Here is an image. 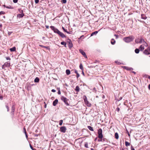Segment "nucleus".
Segmentation results:
<instances>
[{
    "mask_svg": "<svg viewBox=\"0 0 150 150\" xmlns=\"http://www.w3.org/2000/svg\"><path fill=\"white\" fill-rule=\"evenodd\" d=\"M131 150H135L134 149L132 146H131Z\"/></svg>",
    "mask_w": 150,
    "mask_h": 150,
    "instance_id": "obj_53",
    "label": "nucleus"
},
{
    "mask_svg": "<svg viewBox=\"0 0 150 150\" xmlns=\"http://www.w3.org/2000/svg\"><path fill=\"white\" fill-rule=\"evenodd\" d=\"M66 33L68 34H72V31H69L68 32L67 31V32H66Z\"/></svg>",
    "mask_w": 150,
    "mask_h": 150,
    "instance_id": "obj_39",
    "label": "nucleus"
},
{
    "mask_svg": "<svg viewBox=\"0 0 150 150\" xmlns=\"http://www.w3.org/2000/svg\"><path fill=\"white\" fill-rule=\"evenodd\" d=\"M2 27V25L1 24H0V28Z\"/></svg>",
    "mask_w": 150,
    "mask_h": 150,
    "instance_id": "obj_64",
    "label": "nucleus"
},
{
    "mask_svg": "<svg viewBox=\"0 0 150 150\" xmlns=\"http://www.w3.org/2000/svg\"><path fill=\"white\" fill-rule=\"evenodd\" d=\"M115 138L117 139H118V138H119L118 134L117 132H116L115 133Z\"/></svg>",
    "mask_w": 150,
    "mask_h": 150,
    "instance_id": "obj_22",
    "label": "nucleus"
},
{
    "mask_svg": "<svg viewBox=\"0 0 150 150\" xmlns=\"http://www.w3.org/2000/svg\"><path fill=\"white\" fill-rule=\"evenodd\" d=\"M114 35L116 37V39H117L118 38V36L117 35L115 34Z\"/></svg>",
    "mask_w": 150,
    "mask_h": 150,
    "instance_id": "obj_49",
    "label": "nucleus"
},
{
    "mask_svg": "<svg viewBox=\"0 0 150 150\" xmlns=\"http://www.w3.org/2000/svg\"><path fill=\"white\" fill-rule=\"evenodd\" d=\"M139 50L138 49H136L135 50V52L137 54H138L139 53Z\"/></svg>",
    "mask_w": 150,
    "mask_h": 150,
    "instance_id": "obj_26",
    "label": "nucleus"
},
{
    "mask_svg": "<svg viewBox=\"0 0 150 150\" xmlns=\"http://www.w3.org/2000/svg\"><path fill=\"white\" fill-rule=\"evenodd\" d=\"M135 42L137 43H139L138 39H136L135 40Z\"/></svg>",
    "mask_w": 150,
    "mask_h": 150,
    "instance_id": "obj_36",
    "label": "nucleus"
},
{
    "mask_svg": "<svg viewBox=\"0 0 150 150\" xmlns=\"http://www.w3.org/2000/svg\"><path fill=\"white\" fill-rule=\"evenodd\" d=\"M74 72L76 74H78V73L77 72V70H75V71H74Z\"/></svg>",
    "mask_w": 150,
    "mask_h": 150,
    "instance_id": "obj_54",
    "label": "nucleus"
},
{
    "mask_svg": "<svg viewBox=\"0 0 150 150\" xmlns=\"http://www.w3.org/2000/svg\"><path fill=\"white\" fill-rule=\"evenodd\" d=\"M139 49H140L141 51H142L144 50V46H142V45H141Z\"/></svg>",
    "mask_w": 150,
    "mask_h": 150,
    "instance_id": "obj_18",
    "label": "nucleus"
},
{
    "mask_svg": "<svg viewBox=\"0 0 150 150\" xmlns=\"http://www.w3.org/2000/svg\"><path fill=\"white\" fill-rule=\"evenodd\" d=\"M18 1V0H13V2L14 3H16Z\"/></svg>",
    "mask_w": 150,
    "mask_h": 150,
    "instance_id": "obj_44",
    "label": "nucleus"
},
{
    "mask_svg": "<svg viewBox=\"0 0 150 150\" xmlns=\"http://www.w3.org/2000/svg\"><path fill=\"white\" fill-rule=\"evenodd\" d=\"M58 94H61V92H60V90H59V91H58Z\"/></svg>",
    "mask_w": 150,
    "mask_h": 150,
    "instance_id": "obj_50",
    "label": "nucleus"
},
{
    "mask_svg": "<svg viewBox=\"0 0 150 150\" xmlns=\"http://www.w3.org/2000/svg\"><path fill=\"white\" fill-rule=\"evenodd\" d=\"M49 26L48 25H46V28H49Z\"/></svg>",
    "mask_w": 150,
    "mask_h": 150,
    "instance_id": "obj_62",
    "label": "nucleus"
},
{
    "mask_svg": "<svg viewBox=\"0 0 150 150\" xmlns=\"http://www.w3.org/2000/svg\"><path fill=\"white\" fill-rule=\"evenodd\" d=\"M143 42H145L144 40V39L143 38H141L140 39V41H139V42L140 43H142Z\"/></svg>",
    "mask_w": 150,
    "mask_h": 150,
    "instance_id": "obj_28",
    "label": "nucleus"
},
{
    "mask_svg": "<svg viewBox=\"0 0 150 150\" xmlns=\"http://www.w3.org/2000/svg\"><path fill=\"white\" fill-rule=\"evenodd\" d=\"M77 75H76V77H77V78H78L79 77V76H80V75L79 74V73L78 74H76Z\"/></svg>",
    "mask_w": 150,
    "mask_h": 150,
    "instance_id": "obj_47",
    "label": "nucleus"
},
{
    "mask_svg": "<svg viewBox=\"0 0 150 150\" xmlns=\"http://www.w3.org/2000/svg\"><path fill=\"white\" fill-rule=\"evenodd\" d=\"M133 36H130L125 38L124 39V40L127 43H128L134 40Z\"/></svg>",
    "mask_w": 150,
    "mask_h": 150,
    "instance_id": "obj_1",
    "label": "nucleus"
},
{
    "mask_svg": "<svg viewBox=\"0 0 150 150\" xmlns=\"http://www.w3.org/2000/svg\"><path fill=\"white\" fill-rule=\"evenodd\" d=\"M88 128L91 131H93V128L90 126H88Z\"/></svg>",
    "mask_w": 150,
    "mask_h": 150,
    "instance_id": "obj_23",
    "label": "nucleus"
},
{
    "mask_svg": "<svg viewBox=\"0 0 150 150\" xmlns=\"http://www.w3.org/2000/svg\"><path fill=\"white\" fill-rule=\"evenodd\" d=\"M57 89L58 90V91H59V90H60V88H57Z\"/></svg>",
    "mask_w": 150,
    "mask_h": 150,
    "instance_id": "obj_63",
    "label": "nucleus"
},
{
    "mask_svg": "<svg viewBox=\"0 0 150 150\" xmlns=\"http://www.w3.org/2000/svg\"><path fill=\"white\" fill-rule=\"evenodd\" d=\"M62 2L63 3L65 4L67 2L66 0H62Z\"/></svg>",
    "mask_w": 150,
    "mask_h": 150,
    "instance_id": "obj_38",
    "label": "nucleus"
},
{
    "mask_svg": "<svg viewBox=\"0 0 150 150\" xmlns=\"http://www.w3.org/2000/svg\"><path fill=\"white\" fill-rule=\"evenodd\" d=\"M98 137L99 138V139H101V140H99V139L98 140V141H102V138L103 137V134H99L98 135Z\"/></svg>",
    "mask_w": 150,
    "mask_h": 150,
    "instance_id": "obj_11",
    "label": "nucleus"
},
{
    "mask_svg": "<svg viewBox=\"0 0 150 150\" xmlns=\"http://www.w3.org/2000/svg\"><path fill=\"white\" fill-rule=\"evenodd\" d=\"M58 102V100L57 99H56L53 103V105L54 106L56 105Z\"/></svg>",
    "mask_w": 150,
    "mask_h": 150,
    "instance_id": "obj_10",
    "label": "nucleus"
},
{
    "mask_svg": "<svg viewBox=\"0 0 150 150\" xmlns=\"http://www.w3.org/2000/svg\"><path fill=\"white\" fill-rule=\"evenodd\" d=\"M4 6L6 8H11V6H10V7L9 6H5V5H4Z\"/></svg>",
    "mask_w": 150,
    "mask_h": 150,
    "instance_id": "obj_48",
    "label": "nucleus"
},
{
    "mask_svg": "<svg viewBox=\"0 0 150 150\" xmlns=\"http://www.w3.org/2000/svg\"><path fill=\"white\" fill-rule=\"evenodd\" d=\"M61 44L62 45H64L65 47H66V43L64 41L62 42L61 43Z\"/></svg>",
    "mask_w": 150,
    "mask_h": 150,
    "instance_id": "obj_24",
    "label": "nucleus"
},
{
    "mask_svg": "<svg viewBox=\"0 0 150 150\" xmlns=\"http://www.w3.org/2000/svg\"><path fill=\"white\" fill-rule=\"evenodd\" d=\"M6 107L7 110V111H8L9 109L8 106L7 105H6Z\"/></svg>",
    "mask_w": 150,
    "mask_h": 150,
    "instance_id": "obj_42",
    "label": "nucleus"
},
{
    "mask_svg": "<svg viewBox=\"0 0 150 150\" xmlns=\"http://www.w3.org/2000/svg\"><path fill=\"white\" fill-rule=\"evenodd\" d=\"M10 62H5L4 64V65L6 67H9L10 66Z\"/></svg>",
    "mask_w": 150,
    "mask_h": 150,
    "instance_id": "obj_13",
    "label": "nucleus"
},
{
    "mask_svg": "<svg viewBox=\"0 0 150 150\" xmlns=\"http://www.w3.org/2000/svg\"><path fill=\"white\" fill-rule=\"evenodd\" d=\"M61 99L68 106L69 105V104L68 103L69 99L63 96H62Z\"/></svg>",
    "mask_w": 150,
    "mask_h": 150,
    "instance_id": "obj_2",
    "label": "nucleus"
},
{
    "mask_svg": "<svg viewBox=\"0 0 150 150\" xmlns=\"http://www.w3.org/2000/svg\"><path fill=\"white\" fill-rule=\"evenodd\" d=\"M120 109L119 108L117 107L116 109V110L118 112H119L120 111Z\"/></svg>",
    "mask_w": 150,
    "mask_h": 150,
    "instance_id": "obj_41",
    "label": "nucleus"
},
{
    "mask_svg": "<svg viewBox=\"0 0 150 150\" xmlns=\"http://www.w3.org/2000/svg\"><path fill=\"white\" fill-rule=\"evenodd\" d=\"M115 41L114 39H112L111 41V43L112 45H114L115 43Z\"/></svg>",
    "mask_w": 150,
    "mask_h": 150,
    "instance_id": "obj_15",
    "label": "nucleus"
},
{
    "mask_svg": "<svg viewBox=\"0 0 150 150\" xmlns=\"http://www.w3.org/2000/svg\"><path fill=\"white\" fill-rule=\"evenodd\" d=\"M25 136H26V138H27L28 137V135H27V132H26V131H25Z\"/></svg>",
    "mask_w": 150,
    "mask_h": 150,
    "instance_id": "obj_43",
    "label": "nucleus"
},
{
    "mask_svg": "<svg viewBox=\"0 0 150 150\" xmlns=\"http://www.w3.org/2000/svg\"><path fill=\"white\" fill-rule=\"evenodd\" d=\"M148 88L150 90V84H149L148 86Z\"/></svg>",
    "mask_w": 150,
    "mask_h": 150,
    "instance_id": "obj_60",
    "label": "nucleus"
},
{
    "mask_svg": "<svg viewBox=\"0 0 150 150\" xmlns=\"http://www.w3.org/2000/svg\"><path fill=\"white\" fill-rule=\"evenodd\" d=\"M11 32H8V34L9 35H10V34H11Z\"/></svg>",
    "mask_w": 150,
    "mask_h": 150,
    "instance_id": "obj_61",
    "label": "nucleus"
},
{
    "mask_svg": "<svg viewBox=\"0 0 150 150\" xmlns=\"http://www.w3.org/2000/svg\"><path fill=\"white\" fill-rule=\"evenodd\" d=\"M35 3L36 4H38V2H39V0H35Z\"/></svg>",
    "mask_w": 150,
    "mask_h": 150,
    "instance_id": "obj_40",
    "label": "nucleus"
},
{
    "mask_svg": "<svg viewBox=\"0 0 150 150\" xmlns=\"http://www.w3.org/2000/svg\"><path fill=\"white\" fill-rule=\"evenodd\" d=\"M15 108L14 105H13V106H12L11 108V112H14L15 111Z\"/></svg>",
    "mask_w": 150,
    "mask_h": 150,
    "instance_id": "obj_25",
    "label": "nucleus"
},
{
    "mask_svg": "<svg viewBox=\"0 0 150 150\" xmlns=\"http://www.w3.org/2000/svg\"><path fill=\"white\" fill-rule=\"evenodd\" d=\"M84 146H85V147L86 148H88V144L87 142H86L85 143Z\"/></svg>",
    "mask_w": 150,
    "mask_h": 150,
    "instance_id": "obj_33",
    "label": "nucleus"
},
{
    "mask_svg": "<svg viewBox=\"0 0 150 150\" xmlns=\"http://www.w3.org/2000/svg\"><path fill=\"white\" fill-rule=\"evenodd\" d=\"M66 73L67 75H69L70 74V71L69 69H67L66 71Z\"/></svg>",
    "mask_w": 150,
    "mask_h": 150,
    "instance_id": "obj_21",
    "label": "nucleus"
},
{
    "mask_svg": "<svg viewBox=\"0 0 150 150\" xmlns=\"http://www.w3.org/2000/svg\"><path fill=\"white\" fill-rule=\"evenodd\" d=\"M79 67L80 69L82 70H83V67L82 64H80L79 66Z\"/></svg>",
    "mask_w": 150,
    "mask_h": 150,
    "instance_id": "obj_34",
    "label": "nucleus"
},
{
    "mask_svg": "<svg viewBox=\"0 0 150 150\" xmlns=\"http://www.w3.org/2000/svg\"><path fill=\"white\" fill-rule=\"evenodd\" d=\"M10 50L11 52L15 51L16 50V47H14L12 48H10Z\"/></svg>",
    "mask_w": 150,
    "mask_h": 150,
    "instance_id": "obj_14",
    "label": "nucleus"
},
{
    "mask_svg": "<svg viewBox=\"0 0 150 150\" xmlns=\"http://www.w3.org/2000/svg\"><path fill=\"white\" fill-rule=\"evenodd\" d=\"M75 90L77 92H79V91L80 88L78 86H76Z\"/></svg>",
    "mask_w": 150,
    "mask_h": 150,
    "instance_id": "obj_16",
    "label": "nucleus"
},
{
    "mask_svg": "<svg viewBox=\"0 0 150 150\" xmlns=\"http://www.w3.org/2000/svg\"><path fill=\"white\" fill-rule=\"evenodd\" d=\"M79 51L82 54V55L83 56L87 58V56L86 55L85 53L81 49H80L79 50Z\"/></svg>",
    "mask_w": 150,
    "mask_h": 150,
    "instance_id": "obj_7",
    "label": "nucleus"
},
{
    "mask_svg": "<svg viewBox=\"0 0 150 150\" xmlns=\"http://www.w3.org/2000/svg\"><path fill=\"white\" fill-rule=\"evenodd\" d=\"M133 69L132 68L127 67V68H126V70H127L131 71Z\"/></svg>",
    "mask_w": 150,
    "mask_h": 150,
    "instance_id": "obj_27",
    "label": "nucleus"
},
{
    "mask_svg": "<svg viewBox=\"0 0 150 150\" xmlns=\"http://www.w3.org/2000/svg\"><path fill=\"white\" fill-rule=\"evenodd\" d=\"M125 145L126 146H129L130 145V144L128 142H127V141H125Z\"/></svg>",
    "mask_w": 150,
    "mask_h": 150,
    "instance_id": "obj_31",
    "label": "nucleus"
},
{
    "mask_svg": "<svg viewBox=\"0 0 150 150\" xmlns=\"http://www.w3.org/2000/svg\"><path fill=\"white\" fill-rule=\"evenodd\" d=\"M44 103L45 104V106H44V107L46 108V106H47V105L45 103V102H44Z\"/></svg>",
    "mask_w": 150,
    "mask_h": 150,
    "instance_id": "obj_57",
    "label": "nucleus"
},
{
    "mask_svg": "<svg viewBox=\"0 0 150 150\" xmlns=\"http://www.w3.org/2000/svg\"><path fill=\"white\" fill-rule=\"evenodd\" d=\"M84 102L86 104L88 107H90L91 106V104L89 103V102L88 101L86 97L85 96V98L84 99Z\"/></svg>",
    "mask_w": 150,
    "mask_h": 150,
    "instance_id": "obj_5",
    "label": "nucleus"
},
{
    "mask_svg": "<svg viewBox=\"0 0 150 150\" xmlns=\"http://www.w3.org/2000/svg\"><path fill=\"white\" fill-rule=\"evenodd\" d=\"M69 48H71V47H73V44H72V42H69Z\"/></svg>",
    "mask_w": 150,
    "mask_h": 150,
    "instance_id": "obj_19",
    "label": "nucleus"
},
{
    "mask_svg": "<svg viewBox=\"0 0 150 150\" xmlns=\"http://www.w3.org/2000/svg\"><path fill=\"white\" fill-rule=\"evenodd\" d=\"M51 91L53 92H56V90L54 89H53L51 90Z\"/></svg>",
    "mask_w": 150,
    "mask_h": 150,
    "instance_id": "obj_51",
    "label": "nucleus"
},
{
    "mask_svg": "<svg viewBox=\"0 0 150 150\" xmlns=\"http://www.w3.org/2000/svg\"><path fill=\"white\" fill-rule=\"evenodd\" d=\"M23 130H24V133L25 134V131H26L25 129V128H24Z\"/></svg>",
    "mask_w": 150,
    "mask_h": 150,
    "instance_id": "obj_59",
    "label": "nucleus"
},
{
    "mask_svg": "<svg viewBox=\"0 0 150 150\" xmlns=\"http://www.w3.org/2000/svg\"><path fill=\"white\" fill-rule=\"evenodd\" d=\"M62 29L65 32H66H66L67 31V29H65L64 27H62Z\"/></svg>",
    "mask_w": 150,
    "mask_h": 150,
    "instance_id": "obj_35",
    "label": "nucleus"
},
{
    "mask_svg": "<svg viewBox=\"0 0 150 150\" xmlns=\"http://www.w3.org/2000/svg\"><path fill=\"white\" fill-rule=\"evenodd\" d=\"M98 135L102 134V130L101 128L99 129L98 131Z\"/></svg>",
    "mask_w": 150,
    "mask_h": 150,
    "instance_id": "obj_12",
    "label": "nucleus"
},
{
    "mask_svg": "<svg viewBox=\"0 0 150 150\" xmlns=\"http://www.w3.org/2000/svg\"><path fill=\"white\" fill-rule=\"evenodd\" d=\"M39 79L38 77H36L34 80V82L38 83L39 82Z\"/></svg>",
    "mask_w": 150,
    "mask_h": 150,
    "instance_id": "obj_17",
    "label": "nucleus"
},
{
    "mask_svg": "<svg viewBox=\"0 0 150 150\" xmlns=\"http://www.w3.org/2000/svg\"><path fill=\"white\" fill-rule=\"evenodd\" d=\"M98 33V31H95V32H94L91 34V36H93L94 35H96Z\"/></svg>",
    "mask_w": 150,
    "mask_h": 150,
    "instance_id": "obj_20",
    "label": "nucleus"
},
{
    "mask_svg": "<svg viewBox=\"0 0 150 150\" xmlns=\"http://www.w3.org/2000/svg\"><path fill=\"white\" fill-rule=\"evenodd\" d=\"M6 58L7 60H10V57H6Z\"/></svg>",
    "mask_w": 150,
    "mask_h": 150,
    "instance_id": "obj_46",
    "label": "nucleus"
},
{
    "mask_svg": "<svg viewBox=\"0 0 150 150\" xmlns=\"http://www.w3.org/2000/svg\"><path fill=\"white\" fill-rule=\"evenodd\" d=\"M58 34L62 38H64L66 37V36L62 32L59 31Z\"/></svg>",
    "mask_w": 150,
    "mask_h": 150,
    "instance_id": "obj_9",
    "label": "nucleus"
},
{
    "mask_svg": "<svg viewBox=\"0 0 150 150\" xmlns=\"http://www.w3.org/2000/svg\"><path fill=\"white\" fill-rule=\"evenodd\" d=\"M50 27L52 30H53L55 33H57L58 34V33H59V31L57 29L55 28L54 26H51Z\"/></svg>",
    "mask_w": 150,
    "mask_h": 150,
    "instance_id": "obj_4",
    "label": "nucleus"
},
{
    "mask_svg": "<svg viewBox=\"0 0 150 150\" xmlns=\"http://www.w3.org/2000/svg\"><path fill=\"white\" fill-rule=\"evenodd\" d=\"M144 53L146 55L150 54V47H148L146 49H145L144 52Z\"/></svg>",
    "mask_w": 150,
    "mask_h": 150,
    "instance_id": "obj_3",
    "label": "nucleus"
},
{
    "mask_svg": "<svg viewBox=\"0 0 150 150\" xmlns=\"http://www.w3.org/2000/svg\"><path fill=\"white\" fill-rule=\"evenodd\" d=\"M30 147L31 148V149L32 150H33V147L32 146H31V145L30 144Z\"/></svg>",
    "mask_w": 150,
    "mask_h": 150,
    "instance_id": "obj_52",
    "label": "nucleus"
},
{
    "mask_svg": "<svg viewBox=\"0 0 150 150\" xmlns=\"http://www.w3.org/2000/svg\"><path fill=\"white\" fill-rule=\"evenodd\" d=\"M5 14V12L3 11H1L0 12V15L2 14Z\"/></svg>",
    "mask_w": 150,
    "mask_h": 150,
    "instance_id": "obj_37",
    "label": "nucleus"
},
{
    "mask_svg": "<svg viewBox=\"0 0 150 150\" xmlns=\"http://www.w3.org/2000/svg\"><path fill=\"white\" fill-rule=\"evenodd\" d=\"M84 36L82 35L81 36L80 38H84Z\"/></svg>",
    "mask_w": 150,
    "mask_h": 150,
    "instance_id": "obj_58",
    "label": "nucleus"
},
{
    "mask_svg": "<svg viewBox=\"0 0 150 150\" xmlns=\"http://www.w3.org/2000/svg\"><path fill=\"white\" fill-rule=\"evenodd\" d=\"M40 46L42 47L45 48L47 49H48L49 48V47L48 46H45L43 45H40Z\"/></svg>",
    "mask_w": 150,
    "mask_h": 150,
    "instance_id": "obj_30",
    "label": "nucleus"
},
{
    "mask_svg": "<svg viewBox=\"0 0 150 150\" xmlns=\"http://www.w3.org/2000/svg\"><path fill=\"white\" fill-rule=\"evenodd\" d=\"M3 99V97L2 96H0V99L1 100H2Z\"/></svg>",
    "mask_w": 150,
    "mask_h": 150,
    "instance_id": "obj_55",
    "label": "nucleus"
},
{
    "mask_svg": "<svg viewBox=\"0 0 150 150\" xmlns=\"http://www.w3.org/2000/svg\"><path fill=\"white\" fill-rule=\"evenodd\" d=\"M115 62L116 63H117V64H121V63H120L119 62H118V61H115Z\"/></svg>",
    "mask_w": 150,
    "mask_h": 150,
    "instance_id": "obj_45",
    "label": "nucleus"
},
{
    "mask_svg": "<svg viewBox=\"0 0 150 150\" xmlns=\"http://www.w3.org/2000/svg\"><path fill=\"white\" fill-rule=\"evenodd\" d=\"M63 120H61L59 121V125L60 126L62 125L63 123Z\"/></svg>",
    "mask_w": 150,
    "mask_h": 150,
    "instance_id": "obj_32",
    "label": "nucleus"
},
{
    "mask_svg": "<svg viewBox=\"0 0 150 150\" xmlns=\"http://www.w3.org/2000/svg\"><path fill=\"white\" fill-rule=\"evenodd\" d=\"M122 67L124 69H126V68H127V67H126V66H123V67Z\"/></svg>",
    "mask_w": 150,
    "mask_h": 150,
    "instance_id": "obj_56",
    "label": "nucleus"
},
{
    "mask_svg": "<svg viewBox=\"0 0 150 150\" xmlns=\"http://www.w3.org/2000/svg\"><path fill=\"white\" fill-rule=\"evenodd\" d=\"M21 11L20 13L22 12L21 14H20L17 15V17L19 18L23 17L24 16V14L23 13V11L22 10H21Z\"/></svg>",
    "mask_w": 150,
    "mask_h": 150,
    "instance_id": "obj_8",
    "label": "nucleus"
},
{
    "mask_svg": "<svg viewBox=\"0 0 150 150\" xmlns=\"http://www.w3.org/2000/svg\"><path fill=\"white\" fill-rule=\"evenodd\" d=\"M142 18L144 19H146L147 18V17L146 16H144V15L142 14L141 15Z\"/></svg>",
    "mask_w": 150,
    "mask_h": 150,
    "instance_id": "obj_29",
    "label": "nucleus"
},
{
    "mask_svg": "<svg viewBox=\"0 0 150 150\" xmlns=\"http://www.w3.org/2000/svg\"><path fill=\"white\" fill-rule=\"evenodd\" d=\"M66 130H67L65 126L61 127L60 128V131L62 132H63V133H64L65 132Z\"/></svg>",
    "mask_w": 150,
    "mask_h": 150,
    "instance_id": "obj_6",
    "label": "nucleus"
}]
</instances>
